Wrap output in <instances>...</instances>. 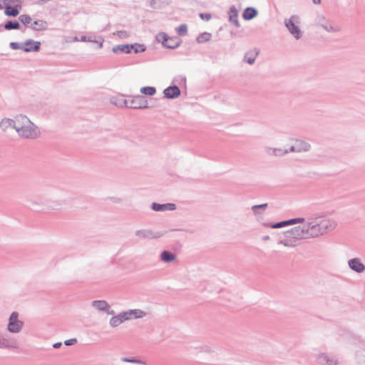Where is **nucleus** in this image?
Returning <instances> with one entry per match:
<instances>
[{
  "mask_svg": "<svg viewBox=\"0 0 365 365\" xmlns=\"http://www.w3.org/2000/svg\"><path fill=\"white\" fill-rule=\"evenodd\" d=\"M299 224L279 234L278 244L294 248L298 240L319 237L334 230L337 225L334 220L322 218L319 214L304 217V222Z\"/></svg>",
  "mask_w": 365,
  "mask_h": 365,
  "instance_id": "1",
  "label": "nucleus"
},
{
  "mask_svg": "<svg viewBox=\"0 0 365 365\" xmlns=\"http://www.w3.org/2000/svg\"><path fill=\"white\" fill-rule=\"evenodd\" d=\"M19 125L16 131L19 136L24 138H36L39 135L38 127L35 125L26 115H19Z\"/></svg>",
  "mask_w": 365,
  "mask_h": 365,
  "instance_id": "2",
  "label": "nucleus"
},
{
  "mask_svg": "<svg viewBox=\"0 0 365 365\" xmlns=\"http://www.w3.org/2000/svg\"><path fill=\"white\" fill-rule=\"evenodd\" d=\"M10 47L14 50L21 49L25 52H37L41 48V42L35 41L33 39H28L22 43L11 42Z\"/></svg>",
  "mask_w": 365,
  "mask_h": 365,
  "instance_id": "3",
  "label": "nucleus"
},
{
  "mask_svg": "<svg viewBox=\"0 0 365 365\" xmlns=\"http://www.w3.org/2000/svg\"><path fill=\"white\" fill-rule=\"evenodd\" d=\"M23 327L24 322L19 319V313L12 312L9 319L7 330L11 333L17 334L21 331Z\"/></svg>",
  "mask_w": 365,
  "mask_h": 365,
  "instance_id": "4",
  "label": "nucleus"
},
{
  "mask_svg": "<svg viewBox=\"0 0 365 365\" xmlns=\"http://www.w3.org/2000/svg\"><path fill=\"white\" fill-rule=\"evenodd\" d=\"M299 17L297 15H292L289 19H285L284 25L290 34L296 38L299 39L302 36V31L298 26L295 24Z\"/></svg>",
  "mask_w": 365,
  "mask_h": 365,
  "instance_id": "5",
  "label": "nucleus"
},
{
  "mask_svg": "<svg viewBox=\"0 0 365 365\" xmlns=\"http://www.w3.org/2000/svg\"><path fill=\"white\" fill-rule=\"evenodd\" d=\"M135 236L139 240H155L163 236V232H154L150 229L138 230L134 233Z\"/></svg>",
  "mask_w": 365,
  "mask_h": 365,
  "instance_id": "6",
  "label": "nucleus"
},
{
  "mask_svg": "<svg viewBox=\"0 0 365 365\" xmlns=\"http://www.w3.org/2000/svg\"><path fill=\"white\" fill-rule=\"evenodd\" d=\"M30 205L33 210L38 212H46L50 209L49 200L46 197L30 200Z\"/></svg>",
  "mask_w": 365,
  "mask_h": 365,
  "instance_id": "7",
  "label": "nucleus"
},
{
  "mask_svg": "<svg viewBox=\"0 0 365 365\" xmlns=\"http://www.w3.org/2000/svg\"><path fill=\"white\" fill-rule=\"evenodd\" d=\"M304 222V217H295L287 220L278 222L276 223H264L263 225L266 227L277 229L284 227L289 225H296L297 223H302Z\"/></svg>",
  "mask_w": 365,
  "mask_h": 365,
  "instance_id": "8",
  "label": "nucleus"
},
{
  "mask_svg": "<svg viewBox=\"0 0 365 365\" xmlns=\"http://www.w3.org/2000/svg\"><path fill=\"white\" fill-rule=\"evenodd\" d=\"M133 109H144L148 108L146 98L140 95L133 97L128 101V107Z\"/></svg>",
  "mask_w": 365,
  "mask_h": 365,
  "instance_id": "9",
  "label": "nucleus"
},
{
  "mask_svg": "<svg viewBox=\"0 0 365 365\" xmlns=\"http://www.w3.org/2000/svg\"><path fill=\"white\" fill-rule=\"evenodd\" d=\"M160 36H163V45L168 48H176L182 42L178 37H169L165 33H160Z\"/></svg>",
  "mask_w": 365,
  "mask_h": 365,
  "instance_id": "10",
  "label": "nucleus"
},
{
  "mask_svg": "<svg viewBox=\"0 0 365 365\" xmlns=\"http://www.w3.org/2000/svg\"><path fill=\"white\" fill-rule=\"evenodd\" d=\"M317 362L322 365H337L338 359L334 356L326 353H319L316 357Z\"/></svg>",
  "mask_w": 365,
  "mask_h": 365,
  "instance_id": "11",
  "label": "nucleus"
},
{
  "mask_svg": "<svg viewBox=\"0 0 365 365\" xmlns=\"http://www.w3.org/2000/svg\"><path fill=\"white\" fill-rule=\"evenodd\" d=\"M18 125H19V115H16L14 119L4 118L0 122V128L4 132H6L10 128L16 130Z\"/></svg>",
  "mask_w": 365,
  "mask_h": 365,
  "instance_id": "12",
  "label": "nucleus"
},
{
  "mask_svg": "<svg viewBox=\"0 0 365 365\" xmlns=\"http://www.w3.org/2000/svg\"><path fill=\"white\" fill-rule=\"evenodd\" d=\"M92 307L99 312H104L108 315H113L114 310L110 309V306L105 300H95L92 302Z\"/></svg>",
  "mask_w": 365,
  "mask_h": 365,
  "instance_id": "13",
  "label": "nucleus"
},
{
  "mask_svg": "<svg viewBox=\"0 0 365 365\" xmlns=\"http://www.w3.org/2000/svg\"><path fill=\"white\" fill-rule=\"evenodd\" d=\"M348 264L349 268L356 273H362L365 271V265L357 257L349 259Z\"/></svg>",
  "mask_w": 365,
  "mask_h": 365,
  "instance_id": "14",
  "label": "nucleus"
},
{
  "mask_svg": "<svg viewBox=\"0 0 365 365\" xmlns=\"http://www.w3.org/2000/svg\"><path fill=\"white\" fill-rule=\"evenodd\" d=\"M164 96L168 99H174L180 95V90L178 86H170L163 91Z\"/></svg>",
  "mask_w": 365,
  "mask_h": 365,
  "instance_id": "15",
  "label": "nucleus"
},
{
  "mask_svg": "<svg viewBox=\"0 0 365 365\" xmlns=\"http://www.w3.org/2000/svg\"><path fill=\"white\" fill-rule=\"evenodd\" d=\"M151 207L154 211L162 212L165 210H175L176 209V205L174 203L159 204L157 202H153Z\"/></svg>",
  "mask_w": 365,
  "mask_h": 365,
  "instance_id": "16",
  "label": "nucleus"
},
{
  "mask_svg": "<svg viewBox=\"0 0 365 365\" xmlns=\"http://www.w3.org/2000/svg\"><path fill=\"white\" fill-rule=\"evenodd\" d=\"M294 144L297 150V153H306L311 150V145L301 139H295Z\"/></svg>",
  "mask_w": 365,
  "mask_h": 365,
  "instance_id": "17",
  "label": "nucleus"
},
{
  "mask_svg": "<svg viewBox=\"0 0 365 365\" xmlns=\"http://www.w3.org/2000/svg\"><path fill=\"white\" fill-rule=\"evenodd\" d=\"M48 22L42 19L36 20L29 26L32 30L37 31H46L48 29Z\"/></svg>",
  "mask_w": 365,
  "mask_h": 365,
  "instance_id": "18",
  "label": "nucleus"
},
{
  "mask_svg": "<svg viewBox=\"0 0 365 365\" xmlns=\"http://www.w3.org/2000/svg\"><path fill=\"white\" fill-rule=\"evenodd\" d=\"M228 15L230 22L235 25V27H240V24L238 21V11L235 6H232L230 8Z\"/></svg>",
  "mask_w": 365,
  "mask_h": 365,
  "instance_id": "19",
  "label": "nucleus"
},
{
  "mask_svg": "<svg viewBox=\"0 0 365 365\" xmlns=\"http://www.w3.org/2000/svg\"><path fill=\"white\" fill-rule=\"evenodd\" d=\"M21 6L19 4H16L14 6L6 4L4 13L8 16L16 17L19 15Z\"/></svg>",
  "mask_w": 365,
  "mask_h": 365,
  "instance_id": "20",
  "label": "nucleus"
},
{
  "mask_svg": "<svg viewBox=\"0 0 365 365\" xmlns=\"http://www.w3.org/2000/svg\"><path fill=\"white\" fill-rule=\"evenodd\" d=\"M320 26L327 32L336 33L340 31L339 26L334 24L330 21H324V22H320Z\"/></svg>",
  "mask_w": 365,
  "mask_h": 365,
  "instance_id": "21",
  "label": "nucleus"
},
{
  "mask_svg": "<svg viewBox=\"0 0 365 365\" xmlns=\"http://www.w3.org/2000/svg\"><path fill=\"white\" fill-rule=\"evenodd\" d=\"M134 46H135L130 45V44L117 45L113 48L112 51L115 53H130L132 52L133 48Z\"/></svg>",
  "mask_w": 365,
  "mask_h": 365,
  "instance_id": "22",
  "label": "nucleus"
},
{
  "mask_svg": "<svg viewBox=\"0 0 365 365\" xmlns=\"http://www.w3.org/2000/svg\"><path fill=\"white\" fill-rule=\"evenodd\" d=\"M258 11L255 8L247 7L242 13V18L245 20H251L257 16Z\"/></svg>",
  "mask_w": 365,
  "mask_h": 365,
  "instance_id": "23",
  "label": "nucleus"
},
{
  "mask_svg": "<svg viewBox=\"0 0 365 365\" xmlns=\"http://www.w3.org/2000/svg\"><path fill=\"white\" fill-rule=\"evenodd\" d=\"M160 260L165 263H170L176 259V255L170 251L163 250L160 255Z\"/></svg>",
  "mask_w": 365,
  "mask_h": 365,
  "instance_id": "24",
  "label": "nucleus"
},
{
  "mask_svg": "<svg viewBox=\"0 0 365 365\" xmlns=\"http://www.w3.org/2000/svg\"><path fill=\"white\" fill-rule=\"evenodd\" d=\"M128 101L123 96H114L110 98V103L118 107H128Z\"/></svg>",
  "mask_w": 365,
  "mask_h": 365,
  "instance_id": "25",
  "label": "nucleus"
},
{
  "mask_svg": "<svg viewBox=\"0 0 365 365\" xmlns=\"http://www.w3.org/2000/svg\"><path fill=\"white\" fill-rule=\"evenodd\" d=\"M128 317L130 319H140L143 318L147 315V313L143 310L135 309H129L128 310Z\"/></svg>",
  "mask_w": 365,
  "mask_h": 365,
  "instance_id": "26",
  "label": "nucleus"
},
{
  "mask_svg": "<svg viewBox=\"0 0 365 365\" xmlns=\"http://www.w3.org/2000/svg\"><path fill=\"white\" fill-rule=\"evenodd\" d=\"M258 52L249 51L245 54L244 61L252 65L255 63Z\"/></svg>",
  "mask_w": 365,
  "mask_h": 365,
  "instance_id": "27",
  "label": "nucleus"
},
{
  "mask_svg": "<svg viewBox=\"0 0 365 365\" xmlns=\"http://www.w3.org/2000/svg\"><path fill=\"white\" fill-rule=\"evenodd\" d=\"M266 151L268 154H272L276 156H282L287 154V150H283L282 148H267Z\"/></svg>",
  "mask_w": 365,
  "mask_h": 365,
  "instance_id": "28",
  "label": "nucleus"
},
{
  "mask_svg": "<svg viewBox=\"0 0 365 365\" xmlns=\"http://www.w3.org/2000/svg\"><path fill=\"white\" fill-rule=\"evenodd\" d=\"M21 27L20 24L17 21H8L4 24V29L6 30L19 29Z\"/></svg>",
  "mask_w": 365,
  "mask_h": 365,
  "instance_id": "29",
  "label": "nucleus"
},
{
  "mask_svg": "<svg viewBox=\"0 0 365 365\" xmlns=\"http://www.w3.org/2000/svg\"><path fill=\"white\" fill-rule=\"evenodd\" d=\"M211 34L210 33H208V32H204V33H202L200 34L197 37V42L199 43H205V42H207L210 40L211 38Z\"/></svg>",
  "mask_w": 365,
  "mask_h": 365,
  "instance_id": "30",
  "label": "nucleus"
},
{
  "mask_svg": "<svg viewBox=\"0 0 365 365\" xmlns=\"http://www.w3.org/2000/svg\"><path fill=\"white\" fill-rule=\"evenodd\" d=\"M141 93L148 96H153L156 93V89L153 86H145L140 88Z\"/></svg>",
  "mask_w": 365,
  "mask_h": 365,
  "instance_id": "31",
  "label": "nucleus"
},
{
  "mask_svg": "<svg viewBox=\"0 0 365 365\" xmlns=\"http://www.w3.org/2000/svg\"><path fill=\"white\" fill-rule=\"evenodd\" d=\"M19 21L25 26H29L32 22V19L30 16L27 14H22L19 16Z\"/></svg>",
  "mask_w": 365,
  "mask_h": 365,
  "instance_id": "32",
  "label": "nucleus"
},
{
  "mask_svg": "<svg viewBox=\"0 0 365 365\" xmlns=\"http://www.w3.org/2000/svg\"><path fill=\"white\" fill-rule=\"evenodd\" d=\"M267 206H268L267 203H264V204H261V205H255L252 207V210L255 215H258V214H259L258 210L262 209V210H264L267 207Z\"/></svg>",
  "mask_w": 365,
  "mask_h": 365,
  "instance_id": "33",
  "label": "nucleus"
},
{
  "mask_svg": "<svg viewBox=\"0 0 365 365\" xmlns=\"http://www.w3.org/2000/svg\"><path fill=\"white\" fill-rule=\"evenodd\" d=\"M177 33L179 36H185L187 32V27L186 24H181L178 28H176Z\"/></svg>",
  "mask_w": 365,
  "mask_h": 365,
  "instance_id": "34",
  "label": "nucleus"
},
{
  "mask_svg": "<svg viewBox=\"0 0 365 365\" xmlns=\"http://www.w3.org/2000/svg\"><path fill=\"white\" fill-rule=\"evenodd\" d=\"M116 317H118L120 324H122L125 321L130 320V318L128 317V311L123 312L118 314V315H116Z\"/></svg>",
  "mask_w": 365,
  "mask_h": 365,
  "instance_id": "35",
  "label": "nucleus"
},
{
  "mask_svg": "<svg viewBox=\"0 0 365 365\" xmlns=\"http://www.w3.org/2000/svg\"><path fill=\"white\" fill-rule=\"evenodd\" d=\"M123 361L125 362H129V363H133V364H145V362L143 361L135 359V358H128V357H123L121 359Z\"/></svg>",
  "mask_w": 365,
  "mask_h": 365,
  "instance_id": "36",
  "label": "nucleus"
},
{
  "mask_svg": "<svg viewBox=\"0 0 365 365\" xmlns=\"http://www.w3.org/2000/svg\"><path fill=\"white\" fill-rule=\"evenodd\" d=\"M132 45L135 46L132 50V51H133L134 53L143 52L145 50V46L143 44L135 43Z\"/></svg>",
  "mask_w": 365,
  "mask_h": 365,
  "instance_id": "37",
  "label": "nucleus"
},
{
  "mask_svg": "<svg viewBox=\"0 0 365 365\" xmlns=\"http://www.w3.org/2000/svg\"><path fill=\"white\" fill-rule=\"evenodd\" d=\"M120 324V322H119L118 317L116 316H113L110 319V325L112 327H117L118 326H119Z\"/></svg>",
  "mask_w": 365,
  "mask_h": 365,
  "instance_id": "38",
  "label": "nucleus"
},
{
  "mask_svg": "<svg viewBox=\"0 0 365 365\" xmlns=\"http://www.w3.org/2000/svg\"><path fill=\"white\" fill-rule=\"evenodd\" d=\"M150 6L153 9H160V0H151L150 1Z\"/></svg>",
  "mask_w": 365,
  "mask_h": 365,
  "instance_id": "39",
  "label": "nucleus"
},
{
  "mask_svg": "<svg viewBox=\"0 0 365 365\" xmlns=\"http://www.w3.org/2000/svg\"><path fill=\"white\" fill-rule=\"evenodd\" d=\"M200 17L201 19L207 21L211 19V14L209 13H200Z\"/></svg>",
  "mask_w": 365,
  "mask_h": 365,
  "instance_id": "40",
  "label": "nucleus"
},
{
  "mask_svg": "<svg viewBox=\"0 0 365 365\" xmlns=\"http://www.w3.org/2000/svg\"><path fill=\"white\" fill-rule=\"evenodd\" d=\"M324 21H328L325 19L323 15H318L316 18V24L320 26V22H324Z\"/></svg>",
  "mask_w": 365,
  "mask_h": 365,
  "instance_id": "41",
  "label": "nucleus"
},
{
  "mask_svg": "<svg viewBox=\"0 0 365 365\" xmlns=\"http://www.w3.org/2000/svg\"><path fill=\"white\" fill-rule=\"evenodd\" d=\"M77 343V339L76 338L70 339L68 340H66L64 341V344L66 346H71Z\"/></svg>",
  "mask_w": 365,
  "mask_h": 365,
  "instance_id": "42",
  "label": "nucleus"
},
{
  "mask_svg": "<svg viewBox=\"0 0 365 365\" xmlns=\"http://www.w3.org/2000/svg\"><path fill=\"white\" fill-rule=\"evenodd\" d=\"M297 153V148H296V146H295V144H294L293 145H292L289 149L287 150V153Z\"/></svg>",
  "mask_w": 365,
  "mask_h": 365,
  "instance_id": "43",
  "label": "nucleus"
},
{
  "mask_svg": "<svg viewBox=\"0 0 365 365\" xmlns=\"http://www.w3.org/2000/svg\"><path fill=\"white\" fill-rule=\"evenodd\" d=\"M62 346V343L61 342H56L55 344H53V347L54 349H58L60 348L61 346Z\"/></svg>",
  "mask_w": 365,
  "mask_h": 365,
  "instance_id": "44",
  "label": "nucleus"
},
{
  "mask_svg": "<svg viewBox=\"0 0 365 365\" xmlns=\"http://www.w3.org/2000/svg\"><path fill=\"white\" fill-rule=\"evenodd\" d=\"M23 0H4L5 3L6 2H8V3H21Z\"/></svg>",
  "mask_w": 365,
  "mask_h": 365,
  "instance_id": "45",
  "label": "nucleus"
},
{
  "mask_svg": "<svg viewBox=\"0 0 365 365\" xmlns=\"http://www.w3.org/2000/svg\"><path fill=\"white\" fill-rule=\"evenodd\" d=\"M156 40L163 43V36L160 37V34L156 36Z\"/></svg>",
  "mask_w": 365,
  "mask_h": 365,
  "instance_id": "46",
  "label": "nucleus"
},
{
  "mask_svg": "<svg viewBox=\"0 0 365 365\" xmlns=\"http://www.w3.org/2000/svg\"><path fill=\"white\" fill-rule=\"evenodd\" d=\"M262 240L263 241H267L270 239L269 236V235H264L262 237Z\"/></svg>",
  "mask_w": 365,
  "mask_h": 365,
  "instance_id": "47",
  "label": "nucleus"
},
{
  "mask_svg": "<svg viewBox=\"0 0 365 365\" xmlns=\"http://www.w3.org/2000/svg\"><path fill=\"white\" fill-rule=\"evenodd\" d=\"M320 2H321V0H313V3L315 4H320Z\"/></svg>",
  "mask_w": 365,
  "mask_h": 365,
  "instance_id": "48",
  "label": "nucleus"
},
{
  "mask_svg": "<svg viewBox=\"0 0 365 365\" xmlns=\"http://www.w3.org/2000/svg\"><path fill=\"white\" fill-rule=\"evenodd\" d=\"M81 41H86V36H83L81 37Z\"/></svg>",
  "mask_w": 365,
  "mask_h": 365,
  "instance_id": "49",
  "label": "nucleus"
},
{
  "mask_svg": "<svg viewBox=\"0 0 365 365\" xmlns=\"http://www.w3.org/2000/svg\"><path fill=\"white\" fill-rule=\"evenodd\" d=\"M125 33V31H119V36H123V34Z\"/></svg>",
  "mask_w": 365,
  "mask_h": 365,
  "instance_id": "50",
  "label": "nucleus"
},
{
  "mask_svg": "<svg viewBox=\"0 0 365 365\" xmlns=\"http://www.w3.org/2000/svg\"><path fill=\"white\" fill-rule=\"evenodd\" d=\"M102 46H103V42H101L99 43L98 48H102Z\"/></svg>",
  "mask_w": 365,
  "mask_h": 365,
  "instance_id": "51",
  "label": "nucleus"
},
{
  "mask_svg": "<svg viewBox=\"0 0 365 365\" xmlns=\"http://www.w3.org/2000/svg\"><path fill=\"white\" fill-rule=\"evenodd\" d=\"M3 8L1 4H0V9H1Z\"/></svg>",
  "mask_w": 365,
  "mask_h": 365,
  "instance_id": "52",
  "label": "nucleus"
},
{
  "mask_svg": "<svg viewBox=\"0 0 365 365\" xmlns=\"http://www.w3.org/2000/svg\"><path fill=\"white\" fill-rule=\"evenodd\" d=\"M34 46V44H29L28 46L30 47V46Z\"/></svg>",
  "mask_w": 365,
  "mask_h": 365,
  "instance_id": "53",
  "label": "nucleus"
},
{
  "mask_svg": "<svg viewBox=\"0 0 365 365\" xmlns=\"http://www.w3.org/2000/svg\"><path fill=\"white\" fill-rule=\"evenodd\" d=\"M363 356L365 357V351H364V354H363Z\"/></svg>",
  "mask_w": 365,
  "mask_h": 365,
  "instance_id": "54",
  "label": "nucleus"
}]
</instances>
